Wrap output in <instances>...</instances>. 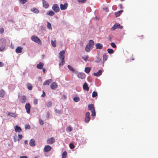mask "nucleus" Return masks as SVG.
Segmentation results:
<instances>
[{"mask_svg":"<svg viewBox=\"0 0 158 158\" xmlns=\"http://www.w3.org/2000/svg\"><path fill=\"white\" fill-rule=\"evenodd\" d=\"M52 147L48 145H46L44 148V151L45 152H48L52 149Z\"/></svg>","mask_w":158,"mask_h":158,"instance_id":"obj_8","label":"nucleus"},{"mask_svg":"<svg viewBox=\"0 0 158 158\" xmlns=\"http://www.w3.org/2000/svg\"><path fill=\"white\" fill-rule=\"evenodd\" d=\"M52 81L51 79H50L46 81L43 83V85H48Z\"/></svg>","mask_w":158,"mask_h":158,"instance_id":"obj_28","label":"nucleus"},{"mask_svg":"<svg viewBox=\"0 0 158 158\" xmlns=\"http://www.w3.org/2000/svg\"><path fill=\"white\" fill-rule=\"evenodd\" d=\"M25 128L29 129L30 128V126L29 125H26L25 126Z\"/></svg>","mask_w":158,"mask_h":158,"instance_id":"obj_55","label":"nucleus"},{"mask_svg":"<svg viewBox=\"0 0 158 158\" xmlns=\"http://www.w3.org/2000/svg\"><path fill=\"white\" fill-rule=\"evenodd\" d=\"M82 58L85 61H86L88 59L89 56H83L82 57Z\"/></svg>","mask_w":158,"mask_h":158,"instance_id":"obj_49","label":"nucleus"},{"mask_svg":"<svg viewBox=\"0 0 158 158\" xmlns=\"http://www.w3.org/2000/svg\"><path fill=\"white\" fill-rule=\"evenodd\" d=\"M26 100V97L25 96H22L20 99V102L23 103L25 102Z\"/></svg>","mask_w":158,"mask_h":158,"instance_id":"obj_20","label":"nucleus"},{"mask_svg":"<svg viewBox=\"0 0 158 158\" xmlns=\"http://www.w3.org/2000/svg\"><path fill=\"white\" fill-rule=\"evenodd\" d=\"M6 44V40L3 39H0V51H3L5 48Z\"/></svg>","mask_w":158,"mask_h":158,"instance_id":"obj_2","label":"nucleus"},{"mask_svg":"<svg viewBox=\"0 0 158 158\" xmlns=\"http://www.w3.org/2000/svg\"><path fill=\"white\" fill-rule=\"evenodd\" d=\"M48 15L50 16H53L55 15V13L53 11L50 10L48 13Z\"/></svg>","mask_w":158,"mask_h":158,"instance_id":"obj_36","label":"nucleus"},{"mask_svg":"<svg viewBox=\"0 0 158 158\" xmlns=\"http://www.w3.org/2000/svg\"><path fill=\"white\" fill-rule=\"evenodd\" d=\"M66 130L67 131L71 132L72 130V129L71 127H69L67 128Z\"/></svg>","mask_w":158,"mask_h":158,"instance_id":"obj_50","label":"nucleus"},{"mask_svg":"<svg viewBox=\"0 0 158 158\" xmlns=\"http://www.w3.org/2000/svg\"><path fill=\"white\" fill-rule=\"evenodd\" d=\"M24 143L26 144H28V141H27V140H25V141H24Z\"/></svg>","mask_w":158,"mask_h":158,"instance_id":"obj_61","label":"nucleus"},{"mask_svg":"<svg viewBox=\"0 0 158 158\" xmlns=\"http://www.w3.org/2000/svg\"><path fill=\"white\" fill-rule=\"evenodd\" d=\"M23 48L21 46H19L16 49L15 52L17 53H20L22 52Z\"/></svg>","mask_w":158,"mask_h":158,"instance_id":"obj_14","label":"nucleus"},{"mask_svg":"<svg viewBox=\"0 0 158 158\" xmlns=\"http://www.w3.org/2000/svg\"><path fill=\"white\" fill-rule=\"evenodd\" d=\"M97 96V93L96 92L94 91L93 92L92 97L93 98Z\"/></svg>","mask_w":158,"mask_h":158,"instance_id":"obj_41","label":"nucleus"},{"mask_svg":"<svg viewBox=\"0 0 158 158\" xmlns=\"http://www.w3.org/2000/svg\"><path fill=\"white\" fill-rule=\"evenodd\" d=\"M95 46L96 49H102L103 48V45L101 44L97 43L96 44Z\"/></svg>","mask_w":158,"mask_h":158,"instance_id":"obj_18","label":"nucleus"},{"mask_svg":"<svg viewBox=\"0 0 158 158\" xmlns=\"http://www.w3.org/2000/svg\"><path fill=\"white\" fill-rule=\"evenodd\" d=\"M68 68L69 69V70H70L71 71H72L73 72H74L75 71L74 69H73V67L71 66L70 65H68Z\"/></svg>","mask_w":158,"mask_h":158,"instance_id":"obj_37","label":"nucleus"},{"mask_svg":"<svg viewBox=\"0 0 158 158\" xmlns=\"http://www.w3.org/2000/svg\"><path fill=\"white\" fill-rule=\"evenodd\" d=\"M31 11L35 13H38L39 12V10L36 8H33L32 9H31Z\"/></svg>","mask_w":158,"mask_h":158,"instance_id":"obj_34","label":"nucleus"},{"mask_svg":"<svg viewBox=\"0 0 158 158\" xmlns=\"http://www.w3.org/2000/svg\"><path fill=\"white\" fill-rule=\"evenodd\" d=\"M33 103L35 105H36L38 103V100L37 99H34L33 101Z\"/></svg>","mask_w":158,"mask_h":158,"instance_id":"obj_52","label":"nucleus"},{"mask_svg":"<svg viewBox=\"0 0 158 158\" xmlns=\"http://www.w3.org/2000/svg\"><path fill=\"white\" fill-rule=\"evenodd\" d=\"M123 11V10H121L115 12V14L116 17H118L119 16L121 15V14H122Z\"/></svg>","mask_w":158,"mask_h":158,"instance_id":"obj_27","label":"nucleus"},{"mask_svg":"<svg viewBox=\"0 0 158 158\" xmlns=\"http://www.w3.org/2000/svg\"><path fill=\"white\" fill-rule=\"evenodd\" d=\"M5 94V91L3 89L0 90V97L3 98Z\"/></svg>","mask_w":158,"mask_h":158,"instance_id":"obj_29","label":"nucleus"},{"mask_svg":"<svg viewBox=\"0 0 158 158\" xmlns=\"http://www.w3.org/2000/svg\"><path fill=\"white\" fill-rule=\"evenodd\" d=\"M18 137L19 138L18 139V141H19L20 139H21L23 138V136L22 135L19 134L18 135Z\"/></svg>","mask_w":158,"mask_h":158,"instance_id":"obj_53","label":"nucleus"},{"mask_svg":"<svg viewBox=\"0 0 158 158\" xmlns=\"http://www.w3.org/2000/svg\"><path fill=\"white\" fill-rule=\"evenodd\" d=\"M67 156V153L66 151H64L62 154V158H66Z\"/></svg>","mask_w":158,"mask_h":158,"instance_id":"obj_33","label":"nucleus"},{"mask_svg":"<svg viewBox=\"0 0 158 158\" xmlns=\"http://www.w3.org/2000/svg\"><path fill=\"white\" fill-rule=\"evenodd\" d=\"M15 131L16 132H20L22 131V130L21 127L17 126H16L15 127Z\"/></svg>","mask_w":158,"mask_h":158,"instance_id":"obj_15","label":"nucleus"},{"mask_svg":"<svg viewBox=\"0 0 158 158\" xmlns=\"http://www.w3.org/2000/svg\"><path fill=\"white\" fill-rule=\"evenodd\" d=\"M31 40L38 44H41V41L40 39L37 36L35 35H33L31 37Z\"/></svg>","mask_w":158,"mask_h":158,"instance_id":"obj_3","label":"nucleus"},{"mask_svg":"<svg viewBox=\"0 0 158 158\" xmlns=\"http://www.w3.org/2000/svg\"><path fill=\"white\" fill-rule=\"evenodd\" d=\"M52 9L56 12H58L60 10V8L57 4H55L52 6Z\"/></svg>","mask_w":158,"mask_h":158,"instance_id":"obj_6","label":"nucleus"},{"mask_svg":"<svg viewBox=\"0 0 158 158\" xmlns=\"http://www.w3.org/2000/svg\"><path fill=\"white\" fill-rule=\"evenodd\" d=\"M3 66V64L2 62H0V67H2Z\"/></svg>","mask_w":158,"mask_h":158,"instance_id":"obj_62","label":"nucleus"},{"mask_svg":"<svg viewBox=\"0 0 158 158\" xmlns=\"http://www.w3.org/2000/svg\"><path fill=\"white\" fill-rule=\"evenodd\" d=\"M65 54L64 50L61 51L59 53V58L61 60V62L59 64V66L63 65L65 63L64 56V54Z\"/></svg>","mask_w":158,"mask_h":158,"instance_id":"obj_1","label":"nucleus"},{"mask_svg":"<svg viewBox=\"0 0 158 158\" xmlns=\"http://www.w3.org/2000/svg\"><path fill=\"white\" fill-rule=\"evenodd\" d=\"M79 3H85L86 2V0H77Z\"/></svg>","mask_w":158,"mask_h":158,"instance_id":"obj_40","label":"nucleus"},{"mask_svg":"<svg viewBox=\"0 0 158 158\" xmlns=\"http://www.w3.org/2000/svg\"><path fill=\"white\" fill-rule=\"evenodd\" d=\"M90 70H91L90 68L89 67H86L85 68V72L86 73H88L90 72Z\"/></svg>","mask_w":158,"mask_h":158,"instance_id":"obj_30","label":"nucleus"},{"mask_svg":"<svg viewBox=\"0 0 158 158\" xmlns=\"http://www.w3.org/2000/svg\"><path fill=\"white\" fill-rule=\"evenodd\" d=\"M69 147L70 148L72 149L74 148L75 146H74V144H73V143H71L69 144Z\"/></svg>","mask_w":158,"mask_h":158,"instance_id":"obj_42","label":"nucleus"},{"mask_svg":"<svg viewBox=\"0 0 158 158\" xmlns=\"http://www.w3.org/2000/svg\"><path fill=\"white\" fill-rule=\"evenodd\" d=\"M20 158H28L27 156H21Z\"/></svg>","mask_w":158,"mask_h":158,"instance_id":"obj_60","label":"nucleus"},{"mask_svg":"<svg viewBox=\"0 0 158 158\" xmlns=\"http://www.w3.org/2000/svg\"><path fill=\"white\" fill-rule=\"evenodd\" d=\"M111 46L113 48H115L116 47V45L114 44V43L113 42H112L110 44Z\"/></svg>","mask_w":158,"mask_h":158,"instance_id":"obj_47","label":"nucleus"},{"mask_svg":"<svg viewBox=\"0 0 158 158\" xmlns=\"http://www.w3.org/2000/svg\"><path fill=\"white\" fill-rule=\"evenodd\" d=\"M87 45H89L91 47H93L94 45V42L93 40H89V43Z\"/></svg>","mask_w":158,"mask_h":158,"instance_id":"obj_26","label":"nucleus"},{"mask_svg":"<svg viewBox=\"0 0 158 158\" xmlns=\"http://www.w3.org/2000/svg\"><path fill=\"white\" fill-rule=\"evenodd\" d=\"M109 40H110V41H111V39H112V38L111 36H109Z\"/></svg>","mask_w":158,"mask_h":158,"instance_id":"obj_64","label":"nucleus"},{"mask_svg":"<svg viewBox=\"0 0 158 158\" xmlns=\"http://www.w3.org/2000/svg\"><path fill=\"white\" fill-rule=\"evenodd\" d=\"M47 27L49 29H52V28L51 27V23H49L48 22V24H47Z\"/></svg>","mask_w":158,"mask_h":158,"instance_id":"obj_44","label":"nucleus"},{"mask_svg":"<svg viewBox=\"0 0 158 158\" xmlns=\"http://www.w3.org/2000/svg\"><path fill=\"white\" fill-rule=\"evenodd\" d=\"M68 4L66 3H65L64 4H60V8L61 10H64L66 9L68 6Z\"/></svg>","mask_w":158,"mask_h":158,"instance_id":"obj_11","label":"nucleus"},{"mask_svg":"<svg viewBox=\"0 0 158 158\" xmlns=\"http://www.w3.org/2000/svg\"><path fill=\"white\" fill-rule=\"evenodd\" d=\"M90 114L89 112H86L85 113V121L86 123H88L89 122L90 119Z\"/></svg>","mask_w":158,"mask_h":158,"instance_id":"obj_5","label":"nucleus"},{"mask_svg":"<svg viewBox=\"0 0 158 158\" xmlns=\"http://www.w3.org/2000/svg\"><path fill=\"white\" fill-rule=\"evenodd\" d=\"M39 123L41 125H43L44 123L43 121L41 119H39Z\"/></svg>","mask_w":158,"mask_h":158,"instance_id":"obj_54","label":"nucleus"},{"mask_svg":"<svg viewBox=\"0 0 158 158\" xmlns=\"http://www.w3.org/2000/svg\"><path fill=\"white\" fill-rule=\"evenodd\" d=\"M27 88L28 89L31 90L32 89V85L29 83H28L27 84Z\"/></svg>","mask_w":158,"mask_h":158,"instance_id":"obj_31","label":"nucleus"},{"mask_svg":"<svg viewBox=\"0 0 158 158\" xmlns=\"http://www.w3.org/2000/svg\"><path fill=\"white\" fill-rule=\"evenodd\" d=\"M43 6L45 8H48L49 6L48 4L45 1V0H43Z\"/></svg>","mask_w":158,"mask_h":158,"instance_id":"obj_17","label":"nucleus"},{"mask_svg":"<svg viewBox=\"0 0 158 158\" xmlns=\"http://www.w3.org/2000/svg\"><path fill=\"white\" fill-rule=\"evenodd\" d=\"M20 2L22 4H24L27 2V0H19Z\"/></svg>","mask_w":158,"mask_h":158,"instance_id":"obj_46","label":"nucleus"},{"mask_svg":"<svg viewBox=\"0 0 158 158\" xmlns=\"http://www.w3.org/2000/svg\"><path fill=\"white\" fill-rule=\"evenodd\" d=\"M107 51L109 54H112L114 53V50L112 49L108 48L107 49Z\"/></svg>","mask_w":158,"mask_h":158,"instance_id":"obj_35","label":"nucleus"},{"mask_svg":"<svg viewBox=\"0 0 158 158\" xmlns=\"http://www.w3.org/2000/svg\"><path fill=\"white\" fill-rule=\"evenodd\" d=\"M123 27L120 25L119 23H116L111 28V31H113L116 28L122 29Z\"/></svg>","mask_w":158,"mask_h":158,"instance_id":"obj_4","label":"nucleus"},{"mask_svg":"<svg viewBox=\"0 0 158 158\" xmlns=\"http://www.w3.org/2000/svg\"><path fill=\"white\" fill-rule=\"evenodd\" d=\"M55 141V139L53 137L48 139L47 140L48 143L50 144H53Z\"/></svg>","mask_w":158,"mask_h":158,"instance_id":"obj_9","label":"nucleus"},{"mask_svg":"<svg viewBox=\"0 0 158 158\" xmlns=\"http://www.w3.org/2000/svg\"><path fill=\"white\" fill-rule=\"evenodd\" d=\"M57 84L56 83L54 82L52 83L50 85V87L52 89H55L57 87Z\"/></svg>","mask_w":158,"mask_h":158,"instance_id":"obj_12","label":"nucleus"},{"mask_svg":"<svg viewBox=\"0 0 158 158\" xmlns=\"http://www.w3.org/2000/svg\"><path fill=\"white\" fill-rule=\"evenodd\" d=\"M92 47H91L90 46L87 44L85 47V50L86 52H89L90 51V49Z\"/></svg>","mask_w":158,"mask_h":158,"instance_id":"obj_25","label":"nucleus"},{"mask_svg":"<svg viewBox=\"0 0 158 158\" xmlns=\"http://www.w3.org/2000/svg\"><path fill=\"white\" fill-rule=\"evenodd\" d=\"M77 77L81 79H84L85 77V75L84 73H79L77 75Z\"/></svg>","mask_w":158,"mask_h":158,"instance_id":"obj_10","label":"nucleus"},{"mask_svg":"<svg viewBox=\"0 0 158 158\" xmlns=\"http://www.w3.org/2000/svg\"><path fill=\"white\" fill-rule=\"evenodd\" d=\"M18 137L16 135H15L14 136V140L15 142H16L18 141Z\"/></svg>","mask_w":158,"mask_h":158,"instance_id":"obj_45","label":"nucleus"},{"mask_svg":"<svg viewBox=\"0 0 158 158\" xmlns=\"http://www.w3.org/2000/svg\"><path fill=\"white\" fill-rule=\"evenodd\" d=\"M83 89L84 90H86L88 91L89 89V88L88 86V84L87 83H85L83 86Z\"/></svg>","mask_w":158,"mask_h":158,"instance_id":"obj_13","label":"nucleus"},{"mask_svg":"<svg viewBox=\"0 0 158 158\" xmlns=\"http://www.w3.org/2000/svg\"><path fill=\"white\" fill-rule=\"evenodd\" d=\"M73 99L75 102H78L80 100V98L79 97H75L73 98Z\"/></svg>","mask_w":158,"mask_h":158,"instance_id":"obj_43","label":"nucleus"},{"mask_svg":"<svg viewBox=\"0 0 158 158\" xmlns=\"http://www.w3.org/2000/svg\"><path fill=\"white\" fill-rule=\"evenodd\" d=\"M44 64L43 63L41 62H40L39 64H38L37 65V68L40 69H42Z\"/></svg>","mask_w":158,"mask_h":158,"instance_id":"obj_16","label":"nucleus"},{"mask_svg":"<svg viewBox=\"0 0 158 158\" xmlns=\"http://www.w3.org/2000/svg\"><path fill=\"white\" fill-rule=\"evenodd\" d=\"M55 111L56 113H57L60 114H61L62 113V110H57V109H55Z\"/></svg>","mask_w":158,"mask_h":158,"instance_id":"obj_38","label":"nucleus"},{"mask_svg":"<svg viewBox=\"0 0 158 158\" xmlns=\"http://www.w3.org/2000/svg\"><path fill=\"white\" fill-rule=\"evenodd\" d=\"M101 59L100 58L97 57V60H96V62H99L101 61Z\"/></svg>","mask_w":158,"mask_h":158,"instance_id":"obj_57","label":"nucleus"},{"mask_svg":"<svg viewBox=\"0 0 158 158\" xmlns=\"http://www.w3.org/2000/svg\"><path fill=\"white\" fill-rule=\"evenodd\" d=\"M103 9L106 10V12H108L109 11L108 8L106 7L103 8Z\"/></svg>","mask_w":158,"mask_h":158,"instance_id":"obj_59","label":"nucleus"},{"mask_svg":"<svg viewBox=\"0 0 158 158\" xmlns=\"http://www.w3.org/2000/svg\"><path fill=\"white\" fill-rule=\"evenodd\" d=\"M52 103L51 102H48L47 104V106L48 107H50L52 106Z\"/></svg>","mask_w":158,"mask_h":158,"instance_id":"obj_39","label":"nucleus"},{"mask_svg":"<svg viewBox=\"0 0 158 158\" xmlns=\"http://www.w3.org/2000/svg\"><path fill=\"white\" fill-rule=\"evenodd\" d=\"M43 94L41 95V96L44 97L45 96V94L44 91H43Z\"/></svg>","mask_w":158,"mask_h":158,"instance_id":"obj_58","label":"nucleus"},{"mask_svg":"<svg viewBox=\"0 0 158 158\" xmlns=\"http://www.w3.org/2000/svg\"><path fill=\"white\" fill-rule=\"evenodd\" d=\"M102 70H99L98 72L97 73H94V76H99L102 74Z\"/></svg>","mask_w":158,"mask_h":158,"instance_id":"obj_19","label":"nucleus"},{"mask_svg":"<svg viewBox=\"0 0 158 158\" xmlns=\"http://www.w3.org/2000/svg\"><path fill=\"white\" fill-rule=\"evenodd\" d=\"M88 110H95L94 105L93 104L89 105L88 106Z\"/></svg>","mask_w":158,"mask_h":158,"instance_id":"obj_21","label":"nucleus"},{"mask_svg":"<svg viewBox=\"0 0 158 158\" xmlns=\"http://www.w3.org/2000/svg\"><path fill=\"white\" fill-rule=\"evenodd\" d=\"M25 108L27 113L29 114L30 113L31 106L29 103H27L25 105Z\"/></svg>","mask_w":158,"mask_h":158,"instance_id":"obj_7","label":"nucleus"},{"mask_svg":"<svg viewBox=\"0 0 158 158\" xmlns=\"http://www.w3.org/2000/svg\"><path fill=\"white\" fill-rule=\"evenodd\" d=\"M50 117V114L49 112H47L46 114V118L47 119H49Z\"/></svg>","mask_w":158,"mask_h":158,"instance_id":"obj_51","label":"nucleus"},{"mask_svg":"<svg viewBox=\"0 0 158 158\" xmlns=\"http://www.w3.org/2000/svg\"><path fill=\"white\" fill-rule=\"evenodd\" d=\"M108 58V56L107 55L106 53H104L103 55V62L106 61Z\"/></svg>","mask_w":158,"mask_h":158,"instance_id":"obj_24","label":"nucleus"},{"mask_svg":"<svg viewBox=\"0 0 158 158\" xmlns=\"http://www.w3.org/2000/svg\"><path fill=\"white\" fill-rule=\"evenodd\" d=\"M29 144L31 146H35V141L34 139H31L29 142Z\"/></svg>","mask_w":158,"mask_h":158,"instance_id":"obj_23","label":"nucleus"},{"mask_svg":"<svg viewBox=\"0 0 158 158\" xmlns=\"http://www.w3.org/2000/svg\"><path fill=\"white\" fill-rule=\"evenodd\" d=\"M4 29L2 28H0V33L2 34L4 32Z\"/></svg>","mask_w":158,"mask_h":158,"instance_id":"obj_56","label":"nucleus"},{"mask_svg":"<svg viewBox=\"0 0 158 158\" xmlns=\"http://www.w3.org/2000/svg\"><path fill=\"white\" fill-rule=\"evenodd\" d=\"M51 43L53 47H55L56 46V40L54 41L52 40L51 41Z\"/></svg>","mask_w":158,"mask_h":158,"instance_id":"obj_32","label":"nucleus"},{"mask_svg":"<svg viewBox=\"0 0 158 158\" xmlns=\"http://www.w3.org/2000/svg\"><path fill=\"white\" fill-rule=\"evenodd\" d=\"M46 70L45 69H43V71L44 73H45V72Z\"/></svg>","mask_w":158,"mask_h":158,"instance_id":"obj_63","label":"nucleus"},{"mask_svg":"<svg viewBox=\"0 0 158 158\" xmlns=\"http://www.w3.org/2000/svg\"><path fill=\"white\" fill-rule=\"evenodd\" d=\"M91 115L92 116H95L96 115V113L95 110H92Z\"/></svg>","mask_w":158,"mask_h":158,"instance_id":"obj_48","label":"nucleus"},{"mask_svg":"<svg viewBox=\"0 0 158 158\" xmlns=\"http://www.w3.org/2000/svg\"><path fill=\"white\" fill-rule=\"evenodd\" d=\"M8 115L13 117H16L17 116L16 114L15 113H11L8 112Z\"/></svg>","mask_w":158,"mask_h":158,"instance_id":"obj_22","label":"nucleus"}]
</instances>
